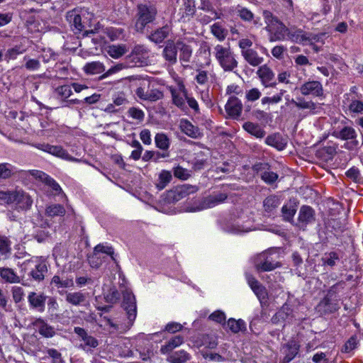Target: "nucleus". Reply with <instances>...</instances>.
Wrapping results in <instances>:
<instances>
[{"label":"nucleus","mask_w":363,"mask_h":363,"mask_svg":"<svg viewBox=\"0 0 363 363\" xmlns=\"http://www.w3.org/2000/svg\"><path fill=\"white\" fill-rule=\"evenodd\" d=\"M213 54L220 66L225 72H231L238 67V62L230 45L218 44L214 47Z\"/></svg>","instance_id":"nucleus-1"},{"label":"nucleus","mask_w":363,"mask_h":363,"mask_svg":"<svg viewBox=\"0 0 363 363\" xmlns=\"http://www.w3.org/2000/svg\"><path fill=\"white\" fill-rule=\"evenodd\" d=\"M263 16L267 24L265 28L270 33V41L284 40L288 28L268 11L263 12Z\"/></svg>","instance_id":"nucleus-2"},{"label":"nucleus","mask_w":363,"mask_h":363,"mask_svg":"<svg viewBox=\"0 0 363 363\" xmlns=\"http://www.w3.org/2000/svg\"><path fill=\"white\" fill-rule=\"evenodd\" d=\"M157 13L153 5L140 4L137 6L135 28L138 32L143 33L147 25L155 20Z\"/></svg>","instance_id":"nucleus-3"},{"label":"nucleus","mask_w":363,"mask_h":363,"mask_svg":"<svg viewBox=\"0 0 363 363\" xmlns=\"http://www.w3.org/2000/svg\"><path fill=\"white\" fill-rule=\"evenodd\" d=\"M25 271L30 270L29 275L37 281L44 279L45 273L48 271L45 263L39 257H33L22 264Z\"/></svg>","instance_id":"nucleus-4"},{"label":"nucleus","mask_w":363,"mask_h":363,"mask_svg":"<svg viewBox=\"0 0 363 363\" xmlns=\"http://www.w3.org/2000/svg\"><path fill=\"white\" fill-rule=\"evenodd\" d=\"M345 282L340 281L332 286L325 297L320 302L318 306L323 308L325 313H333L339 309L336 294L343 289Z\"/></svg>","instance_id":"nucleus-5"},{"label":"nucleus","mask_w":363,"mask_h":363,"mask_svg":"<svg viewBox=\"0 0 363 363\" xmlns=\"http://www.w3.org/2000/svg\"><path fill=\"white\" fill-rule=\"evenodd\" d=\"M255 267L258 272H269L280 267L279 262L274 260L271 251L257 255L254 259Z\"/></svg>","instance_id":"nucleus-6"},{"label":"nucleus","mask_w":363,"mask_h":363,"mask_svg":"<svg viewBox=\"0 0 363 363\" xmlns=\"http://www.w3.org/2000/svg\"><path fill=\"white\" fill-rule=\"evenodd\" d=\"M198 187L189 184H184L175 187L166 194V199L169 203L177 202L191 194L196 193Z\"/></svg>","instance_id":"nucleus-7"},{"label":"nucleus","mask_w":363,"mask_h":363,"mask_svg":"<svg viewBox=\"0 0 363 363\" xmlns=\"http://www.w3.org/2000/svg\"><path fill=\"white\" fill-rule=\"evenodd\" d=\"M287 39L296 43H312L318 41L317 35L306 33L300 28L295 27L288 28Z\"/></svg>","instance_id":"nucleus-8"},{"label":"nucleus","mask_w":363,"mask_h":363,"mask_svg":"<svg viewBox=\"0 0 363 363\" xmlns=\"http://www.w3.org/2000/svg\"><path fill=\"white\" fill-rule=\"evenodd\" d=\"M227 198L228 195L225 193H213L203 198L199 203V205L191 209V211H201L203 209L215 207L216 206L224 203Z\"/></svg>","instance_id":"nucleus-9"},{"label":"nucleus","mask_w":363,"mask_h":363,"mask_svg":"<svg viewBox=\"0 0 363 363\" xmlns=\"http://www.w3.org/2000/svg\"><path fill=\"white\" fill-rule=\"evenodd\" d=\"M123 307L127 313L129 321L132 324L137 315L136 301L133 293L128 291L123 293Z\"/></svg>","instance_id":"nucleus-10"},{"label":"nucleus","mask_w":363,"mask_h":363,"mask_svg":"<svg viewBox=\"0 0 363 363\" xmlns=\"http://www.w3.org/2000/svg\"><path fill=\"white\" fill-rule=\"evenodd\" d=\"M162 56L169 65H174L177 63L178 48L177 40H169L165 43Z\"/></svg>","instance_id":"nucleus-11"},{"label":"nucleus","mask_w":363,"mask_h":363,"mask_svg":"<svg viewBox=\"0 0 363 363\" xmlns=\"http://www.w3.org/2000/svg\"><path fill=\"white\" fill-rule=\"evenodd\" d=\"M177 48L179 52V59L184 67H189L193 54V48L191 45L184 40H177Z\"/></svg>","instance_id":"nucleus-12"},{"label":"nucleus","mask_w":363,"mask_h":363,"mask_svg":"<svg viewBox=\"0 0 363 363\" xmlns=\"http://www.w3.org/2000/svg\"><path fill=\"white\" fill-rule=\"evenodd\" d=\"M303 96H321L323 95V88L318 81H308L303 83L299 88Z\"/></svg>","instance_id":"nucleus-13"},{"label":"nucleus","mask_w":363,"mask_h":363,"mask_svg":"<svg viewBox=\"0 0 363 363\" xmlns=\"http://www.w3.org/2000/svg\"><path fill=\"white\" fill-rule=\"evenodd\" d=\"M257 74L259 77L262 84L265 87H275L277 85L274 81V74L273 71L266 65L260 66L257 71Z\"/></svg>","instance_id":"nucleus-14"},{"label":"nucleus","mask_w":363,"mask_h":363,"mask_svg":"<svg viewBox=\"0 0 363 363\" xmlns=\"http://www.w3.org/2000/svg\"><path fill=\"white\" fill-rule=\"evenodd\" d=\"M135 94L140 99L151 102L158 101L163 97V93L159 89H146L143 86L136 89Z\"/></svg>","instance_id":"nucleus-15"},{"label":"nucleus","mask_w":363,"mask_h":363,"mask_svg":"<svg viewBox=\"0 0 363 363\" xmlns=\"http://www.w3.org/2000/svg\"><path fill=\"white\" fill-rule=\"evenodd\" d=\"M46 298L47 296L43 294H38L33 291L29 293L28 296V301L30 308L40 313H43L45 311Z\"/></svg>","instance_id":"nucleus-16"},{"label":"nucleus","mask_w":363,"mask_h":363,"mask_svg":"<svg viewBox=\"0 0 363 363\" xmlns=\"http://www.w3.org/2000/svg\"><path fill=\"white\" fill-rule=\"evenodd\" d=\"M315 221V211L308 206L301 207L298 218V225L300 227H306L308 224Z\"/></svg>","instance_id":"nucleus-17"},{"label":"nucleus","mask_w":363,"mask_h":363,"mask_svg":"<svg viewBox=\"0 0 363 363\" xmlns=\"http://www.w3.org/2000/svg\"><path fill=\"white\" fill-rule=\"evenodd\" d=\"M242 110V104L237 97H230L225 104V111L227 113L230 117L234 119H237L240 116Z\"/></svg>","instance_id":"nucleus-18"},{"label":"nucleus","mask_w":363,"mask_h":363,"mask_svg":"<svg viewBox=\"0 0 363 363\" xmlns=\"http://www.w3.org/2000/svg\"><path fill=\"white\" fill-rule=\"evenodd\" d=\"M33 325L38 329L40 335L44 337H52L56 333L55 328L41 318H36L33 321Z\"/></svg>","instance_id":"nucleus-19"},{"label":"nucleus","mask_w":363,"mask_h":363,"mask_svg":"<svg viewBox=\"0 0 363 363\" xmlns=\"http://www.w3.org/2000/svg\"><path fill=\"white\" fill-rule=\"evenodd\" d=\"M14 203L21 210H28L31 208L33 200L29 194L23 191L15 190Z\"/></svg>","instance_id":"nucleus-20"},{"label":"nucleus","mask_w":363,"mask_h":363,"mask_svg":"<svg viewBox=\"0 0 363 363\" xmlns=\"http://www.w3.org/2000/svg\"><path fill=\"white\" fill-rule=\"evenodd\" d=\"M171 33V27L167 25H165L161 28H157L156 30H153L148 35V39L156 44H159L162 43L166 38H167Z\"/></svg>","instance_id":"nucleus-21"},{"label":"nucleus","mask_w":363,"mask_h":363,"mask_svg":"<svg viewBox=\"0 0 363 363\" xmlns=\"http://www.w3.org/2000/svg\"><path fill=\"white\" fill-rule=\"evenodd\" d=\"M293 311L288 305H284L272 318L271 321L274 324L291 320Z\"/></svg>","instance_id":"nucleus-22"},{"label":"nucleus","mask_w":363,"mask_h":363,"mask_svg":"<svg viewBox=\"0 0 363 363\" xmlns=\"http://www.w3.org/2000/svg\"><path fill=\"white\" fill-rule=\"evenodd\" d=\"M291 103L294 104L298 109H307L311 114H316L318 113V109L320 107L318 106L312 101H306L305 99L298 97L296 100L292 99Z\"/></svg>","instance_id":"nucleus-23"},{"label":"nucleus","mask_w":363,"mask_h":363,"mask_svg":"<svg viewBox=\"0 0 363 363\" xmlns=\"http://www.w3.org/2000/svg\"><path fill=\"white\" fill-rule=\"evenodd\" d=\"M265 143L278 150H283L286 147L288 140L280 133H274L266 138Z\"/></svg>","instance_id":"nucleus-24"},{"label":"nucleus","mask_w":363,"mask_h":363,"mask_svg":"<svg viewBox=\"0 0 363 363\" xmlns=\"http://www.w3.org/2000/svg\"><path fill=\"white\" fill-rule=\"evenodd\" d=\"M285 356L283 358L282 363L290 362L298 353L299 345L294 340H291L284 345Z\"/></svg>","instance_id":"nucleus-25"},{"label":"nucleus","mask_w":363,"mask_h":363,"mask_svg":"<svg viewBox=\"0 0 363 363\" xmlns=\"http://www.w3.org/2000/svg\"><path fill=\"white\" fill-rule=\"evenodd\" d=\"M241 55L244 60L252 67H257L264 62V58L259 56L258 52L252 48L244 50V52L241 53Z\"/></svg>","instance_id":"nucleus-26"},{"label":"nucleus","mask_w":363,"mask_h":363,"mask_svg":"<svg viewBox=\"0 0 363 363\" xmlns=\"http://www.w3.org/2000/svg\"><path fill=\"white\" fill-rule=\"evenodd\" d=\"M180 128L184 133L192 138H198L201 135L199 128L187 120L181 121Z\"/></svg>","instance_id":"nucleus-27"},{"label":"nucleus","mask_w":363,"mask_h":363,"mask_svg":"<svg viewBox=\"0 0 363 363\" xmlns=\"http://www.w3.org/2000/svg\"><path fill=\"white\" fill-rule=\"evenodd\" d=\"M334 135L343 140H353L352 143L357 145L358 143L355 140L357 138V133L355 130L349 126H345L340 131L334 132Z\"/></svg>","instance_id":"nucleus-28"},{"label":"nucleus","mask_w":363,"mask_h":363,"mask_svg":"<svg viewBox=\"0 0 363 363\" xmlns=\"http://www.w3.org/2000/svg\"><path fill=\"white\" fill-rule=\"evenodd\" d=\"M66 301L75 306L84 305L86 301V294L81 291L68 292L65 296Z\"/></svg>","instance_id":"nucleus-29"},{"label":"nucleus","mask_w":363,"mask_h":363,"mask_svg":"<svg viewBox=\"0 0 363 363\" xmlns=\"http://www.w3.org/2000/svg\"><path fill=\"white\" fill-rule=\"evenodd\" d=\"M184 342V337L178 335L172 337L165 345L160 348L162 354H167L172 351L177 347L181 345Z\"/></svg>","instance_id":"nucleus-30"},{"label":"nucleus","mask_w":363,"mask_h":363,"mask_svg":"<svg viewBox=\"0 0 363 363\" xmlns=\"http://www.w3.org/2000/svg\"><path fill=\"white\" fill-rule=\"evenodd\" d=\"M211 34L219 41L226 38L228 30L219 22L214 23L210 28Z\"/></svg>","instance_id":"nucleus-31"},{"label":"nucleus","mask_w":363,"mask_h":363,"mask_svg":"<svg viewBox=\"0 0 363 363\" xmlns=\"http://www.w3.org/2000/svg\"><path fill=\"white\" fill-rule=\"evenodd\" d=\"M0 277L6 282L8 283H19L20 277L13 271V269L9 267L0 268Z\"/></svg>","instance_id":"nucleus-32"},{"label":"nucleus","mask_w":363,"mask_h":363,"mask_svg":"<svg viewBox=\"0 0 363 363\" xmlns=\"http://www.w3.org/2000/svg\"><path fill=\"white\" fill-rule=\"evenodd\" d=\"M66 19L71 26L74 28L77 32H80L83 30L84 26L82 23V18L75 11H68L66 15Z\"/></svg>","instance_id":"nucleus-33"},{"label":"nucleus","mask_w":363,"mask_h":363,"mask_svg":"<svg viewBox=\"0 0 363 363\" xmlns=\"http://www.w3.org/2000/svg\"><path fill=\"white\" fill-rule=\"evenodd\" d=\"M48 153L55 155L56 157L67 160L69 161H79V160L72 157L68 152L64 150L61 146L59 145H50L48 149Z\"/></svg>","instance_id":"nucleus-34"},{"label":"nucleus","mask_w":363,"mask_h":363,"mask_svg":"<svg viewBox=\"0 0 363 363\" xmlns=\"http://www.w3.org/2000/svg\"><path fill=\"white\" fill-rule=\"evenodd\" d=\"M280 204V199L278 196L271 195L263 201V207L265 212L273 213Z\"/></svg>","instance_id":"nucleus-35"},{"label":"nucleus","mask_w":363,"mask_h":363,"mask_svg":"<svg viewBox=\"0 0 363 363\" xmlns=\"http://www.w3.org/2000/svg\"><path fill=\"white\" fill-rule=\"evenodd\" d=\"M245 130L257 138H262L265 135V131L259 124L252 122H246L242 125Z\"/></svg>","instance_id":"nucleus-36"},{"label":"nucleus","mask_w":363,"mask_h":363,"mask_svg":"<svg viewBox=\"0 0 363 363\" xmlns=\"http://www.w3.org/2000/svg\"><path fill=\"white\" fill-rule=\"evenodd\" d=\"M83 70L86 74L94 75L103 73L105 71V67L100 62H91L86 63Z\"/></svg>","instance_id":"nucleus-37"},{"label":"nucleus","mask_w":363,"mask_h":363,"mask_svg":"<svg viewBox=\"0 0 363 363\" xmlns=\"http://www.w3.org/2000/svg\"><path fill=\"white\" fill-rule=\"evenodd\" d=\"M11 245L10 239L5 235H0V255L5 259L8 258L11 253Z\"/></svg>","instance_id":"nucleus-38"},{"label":"nucleus","mask_w":363,"mask_h":363,"mask_svg":"<svg viewBox=\"0 0 363 363\" xmlns=\"http://www.w3.org/2000/svg\"><path fill=\"white\" fill-rule=\"evenodd\" d=\"M190 354L184 350H179L171 354L167 360L171 363H185L190 359Z\"/></svg>","instance_id":"nucleus-39"},{"label":"nucleus","mask_w":363,"mask_h":363,"mask_svg":"<svg viewBox=\"0 0 363 363\" xmlns=\"http://www.w3.org/2000/svg\"><path fill=\"white\" fill-rule=\"evenodd\" d=\"M227 327L233 333H238L240 331L245 330L246 325L244 320L239 319L230 318L227 321Z\"/></svg>","instance_id":"nucleus-40"},{"label":"nucleus","mask_w":363,"mask_h":363,"mask_svg":"<svg viewBox=\"0 0 363 363\" xmlns=\"http://www.w3.org/2000/svg\"><path fill=\"white\" fill-rule=\"evenodd\" d=\"M65 212V208L61 204H52L45 208V215L49 217L63 216Z\"/></svg>","instance_id":"nucleus-41"},{"label":"nucleus","mask_w":363,"mask_h":363,"mask_svg":"<svg viewBox=\"0 0 363 363\" xmlns=\"http://www.w3.org/2000/svg\"><path fill=\"white\" fill-rule=\"evenodd\" d=\"M172 96L173 104L180 108H183L185 106V99L187 96L186 91L184 89L182 92H178L176 90H172Z\"/></svg>","instance_id":"nucleus-42"},{"label":"nucleus","mask_w":363,"mask_h":363,"mask_svg":"<svg viewBox=\"0 0 363 363\" xmlns=\"http://www.w3.org/2000/svg\"><path fill=\"white\" fill-rule=\"evenodd\" d=\"M112 101L114 104V106H116L118 108H121V110L123 107L129 104L127 96L123 91L116 92L112 96Z\"/></svg>","instance_id":"nucleus-43"},{"label":"nucleus","mask_w":363,"mask_h":363,"mask_svg":"<svg viewBox=\"0 0 363 363\" xmlns=\"http://www.w3.org/2000/svg\"><path fill=\"white\" fill-rule=\"evenodd\" d=\"M155 141L156 146L162 150H167L169 147V139L163 133H157L155 137Z\"/></svg>","instance_id":"nucleus-44"},{"label":"nucleus","mask_w":363,"mask_h":363,"mask_svg":"<svg viewBox=\"0 0 363 363\" xmlns=\"http://www.w3.org/2000/svg\"><path fill=\"white\" fill-rule=\"evenodd\" d=\"M296 212V205L286 204L281 208V213L284 220L291 222Z\"/></svg>","instance_id":"nucleus-45"},{"label":"nucleus","mask_w":363,"mask_h":363,"mask_svg":"<svg viewBox=\"0 0 363 363\" xmlns=\"http://www.w3.org/2000/svg\"><path fill=\"white\" fill-rule=\"evenodd\" d=\"M127 52L125 45H111L108 47V53L114 58H118Z\"/></svg>","instance_id":"nucleus-46"},{"label":"nucleus","mask_w":363,"mask_h":363,"mask_svg":"<svg viewBox=\"0 0 363 363\" xmlns=\"http://www.w3.org/2000/svg\"><path fill=\"white\" fill-rule=\"evenodd\" d=\"M349 111L351 113L360 114L363 113V102L357 99L356 96H352L351 102L348 106Z\"/></svg>","instance_id":"nucleus-47"},{"label":"nucleus","mask_w":363,"mask_h":363,"mask_svg":"<svg viewBox=\"0 0 363 363\" xmlns=\"http://www.w3.org/2000/svg\"><path fill=\"white\" fill-rule=\"evenodd\" d=\"M51 284H54L57 288H69L73 286L72 279H62L59 276H54L51 280Z\"/></svg>","instance_id":"nucleus-48"},{"label":"nucleus","mask_w":363,"mask_h":363,"mask_svg":"<svg viewBox=\"0 0 363 363\" xmlns=\"http://www.w3.org/2000/svg\"><path fill=\"white\" fill-rule=\"evenodd\" d=\"M172 174L169 171L163 170L161 172L159 176L160 182L157 184L159 189H163L172 179Z\"/></svg>","instance_id":"nucleus-49"},{"label":"nucleus","mask_w":363,"mask_h":363,"mask_svg":"<svg viewBox=\"0 0 363 363\" xmlns=\"http://www.w3.org/2000/svg\"><path fill=\"white\" fill-rule=\"evenodd\" d=\"M340 259V257L337 252H330L329 253H325V256L322 258V261L323 264L328 265L330 267H334L336 264V262Z\"/></svg>","instance_id":"nucleus-50"},{"label":"nucleus","mask_w":363,"mask_h":363,"mask_svg":"<svg viewBox=\"0 0 363 363\" xmlns=\"http://www.w3.org/2000/svg\"><path fill=\"white\" fill-rule=\"evenodd\" d=\"M15 191H0V204L14 203Z\"/></svg>","instance_id":"nucleus-51"},{"label":"nucleus","mask_w":363,"mask_h":363,"mask_svg":"<svg viewBox=\"0 0 363 363\" xmlns=\"http://www.w3.org/2000/svg\"><path fill=\"white\" fill-rule=\"evenodd\" d=\"M200 9L208 14L212 15V18H220V14L217 13L211 3L208 1L201 0Z\"/></svg>","instance_id":"nucleus-52"},{"label":"nucleus","mask_w":363,"mask_h":363,"mask_svg":"<svg viewBox=\"0 0 363 363\" xmlns=\"http://www.w3.org/2000/svg\"><path fill=\"white\" fill-rule=\"evenodd\" d=\"M55 92L63 100H65L67 98H69L72 94V91L69 85H63L58 86L55 89Z\"/></svg>","instance_id":"nucleus-53"},{"label":"nucleus","mask_w":363,"mask_h":363,"mask_svg":"<svg viewBox=\"0 0 363 363\" xmlns=\"http://www.w3.org/2000/svg\"><path fill=\"white\" fill-rule=\"evenodd\" d=\"M13 174V167L10 164H0V178L6 179L10 178Z\"/></svg>","instance_id":"nucleus-54"},{"label":"nucleus","mask_w":363,"mask_h":363,"mask_svg":"<svg viewBox=\"0 0 363 363\" xmlns=\"http://www.w3.org/2000/svg\"><path fill=\"white\" fill-rule=\"evenodd\" d=\"M94 254H99L100 252L108 255L111 257V259L115 261V258L113 257L114 250L112 247L110 246H104L103 245H97L94 250Z\"/></svg>","instance_id":"nucleus-55"},{"label":"nucleus","mask_w":363,"mask_h":363,"mask_svg":"<svg viewBox=\"0 0 363 363\" xmlns=\"http://www.w3.org/2000/svg\"><path fill=\"white\" fill-rule=\"evenodd\" d=\"M236 9L237 13L242 20L245 21H250L252 20L254 15L250 10L240 6H238Z\"/></svg>","instance_id":"nucleus-56"},{"label":"nucleus","mask_w":363,"mask_h":363,"mask_svg":"<svg viewBox=\"0 0 363 363\" xmlns=\"http://www.w3.org/2000/svg\"><path fill=\"white\" fill-rule=\"evenodd\" d=\"M261 178L264 182L271 184L277 180L278 174L274 172L266 170L261 174Z\"/></svg>","instance_id":"nucleus-57"},{"label":"nucleus","mask_w":363,"mask_h":363,"mask_svg":"<svg viewBox=\"0 0 363 363\" xmlns=\"http://www.w3.org/2000/svg\"><path fill=\"white\" fill-rule=\"evenodd\" d=\"M284 92V90H281L278 94L272 97L264 96L262 99V104L264 105L267 104H278L281 101Z\"/></svg>","instance_id":"nucleus-58"},{"label":"nucleus","mask_w":363,"mask_h":363,"mask_svg":"<svg viewBox=\"0 0 363 363\" xmlns=\"http://www.w3.org/2000/svg\"><path fill=\"white\" fill-rule=\"evenodd\" d=\"M174 175L177 178L186 180L190 177V173L186 169L178 166L174 169Z\"/></svg>","instance_id":"nucleus-59"},{"label":"nucleus","mask_w":363,"mask_h":363,"mask_svg":"<svg viewBox=\"0 0 363 363\" xmlns=\"http://www.w3.org/2000/svg\"><path fill=\"white\" fill-rule=\"evenodd\" d=\"M357 345V340L356 336H352L344 345L342 348V352H350L354 350Z\"/></svg>","instance_id":"nucleus-60"},{"label":"nucleus","mask_w":363,"mask_h":363,"mask_svg":"<svg viewBox=\"0 0 363 363\" xmlns=\"http://www.w3.org/2000/svg\"><path fill=\"white\" fill-rule=\"evenodd\" d=\"M13 299L15 303L21 302L24 296V291L20 286H13L11 289Z\"/></svg>","instance_id":"nucleus-61"},{"label":"nucleus","mask_w":363,"mask_h":363,"mask_svg":"<svg viewBox=\"0 0 363 363\" xmlns=\"http://www.w3.org/2000/svg\"><path fill=\"white\" fill-rule=\"evenodd\" d=\"M128 113L130 117L139 121H142L145 117L144 112L141 109L135 107L130 108Z\"/></svg>","instance_id":"nucleus-62"},{"label":"nucleus","mask_w":363,"mask_h":363,"mask_svg":"<svg viewBox=\"0 0 363 363\" xmlns=\"http://www.w3.org/2000/svg\"><path fill=\"white\" fill-rule=\"evenodd\" d=\"M208 318L218 323H225L226 317L224 312L221 311H216L211 313L209 315Z\"/></svg>","instance_id":"nucleus-63"},{"label":"nucleus","mask_w":363,"mask_h":363,"mask_svg":"<svg viewBox=\"0 0 363 363\" xmlns=\"http://www.w3.org/2000/svg\"><path fill=\"white\" fill-rule=\"evenodd\" d=\"M262 94L257 88H252L246 91L245 97L249 101H255L259 99Z\"/></svg>","instance_id":"nucleus-64"}]
</instances>
